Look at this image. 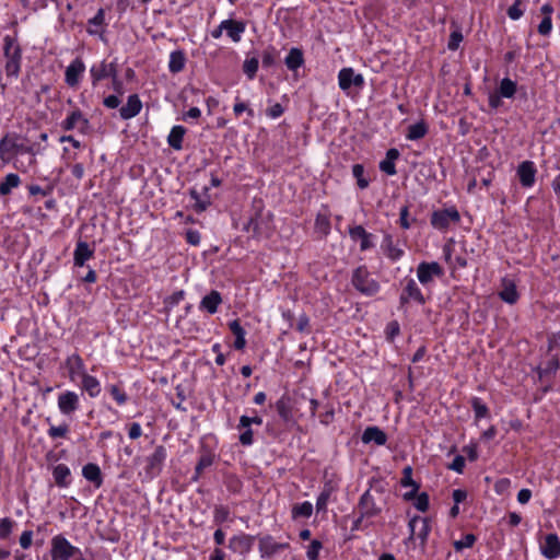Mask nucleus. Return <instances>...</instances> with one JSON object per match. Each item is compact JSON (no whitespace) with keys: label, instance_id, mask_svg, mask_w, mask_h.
<instances>
[{"label":"nucleus","instance_id":"7","mask_svg":"<svg viewBox=\"0 0 560 560\" xmlns=\"http://www.w3.org/2000/svg\"><path fill=\"white\" fill-rule=\"evenodd\" d=\"M443 275L444 270L436 261H422L417 267V277L423 285L431 283L435 277L440 278Z\"/></svg>","mask_w":560,"mask_h":560},{"label":"nucleus","instance_id":"46","mask_svg":"<svg viewBox=\"0 0 560 560\" xmlns=\"http://www.w3.org/2000/svg\"><path fill=\"white\" fill-rule=\"evenodd\" d=\"M15 522L10 517L0 518V539H8L12 534Z\"/></svg>","mask_w":560,"mask_h":560},{"label":"nucleus","instance_id":"37","mask_svg":"<svg viewBox=\"0 0 560 560\" xmlns=\"http://www.w3.org/2000/svg\"><path fill=\"white\" fill-rule=\"evenodd\" d=\"M382 247H383L385 254L387 255V257L392 260H397L404 255L402 249L398 248L394 244L393 236L389 234L384 236Z\"/></svg>","mask_w":560,"mask_h":560},{"label":"nucleus","instance_id":"17","mask_svg":"<svg viewBox=\"0 0 560 560\" xmlns=\"http://www.w3.org/2000/svg\"><path fill=\"white\" fill-rule=\"evenodd\" d=\"M536 168L532 161H524L517 167V176L523 187H532L535 183Z\"/></svg>","mask_w":560,"mask_h":560},{"label":"nucleus","instance_id":"4","mask_svg":"<svg viewBox=\"0 0 560 560\" xmlns=\"http://www.w3.org/2000/svg\"><path fill=\"white\" fill-rule=\"evenodd\" d=\"M430 523V518L417 515L413 516L408 524L410 529V536L408 537V540L418 538L420 540V547L422 550L425 548L428 536L431 532Z\"/></svg>","mask_w":560,"mask_h":560},{"label":"nucleus","instance_id":"48","mask_svg":"<svg viewBox=\"0 0 560 560\" xmlns=\"http://www.w3.org/2000/svg\"><path fill=\"white\" fill-rule=\"evenodd\" d=\"M107 390L119 406H122L127 402L128 396L126 392L121 389L119 386L110 385L107 387Z\"/></svg>","mask_w":560,"mask_h":560},{"label":"nucleus","instance_id":"52","mask_svg":"<svg viewBox=\"0 0 560 560\" xmlns=\"http://www.w3.org/2000/svg\"><path fill=\"white\" fill-rule=\"evenodd\" d=\"M276 62V50L273 47H268L262 52V67L269 68Z\"/></svg>","mask_w":560,"mask_h":560},{"label":"nucleus","instance_id":"11","mask_svg":"<svg viewBox=\"0 0 560 560\" xmlns=\"http://www.w3.org/2000/svg\"><path fill=\"white\" fill-rule=\"evenodd\" d=\"M258 549L261 558H272L282 550L289 548L287 542H277L270 535L259 537Z\"/></svg>","mask_w":560,"mask_h":560},{"label":"nucleus","instance_id":"31","mask_svg":"<svg viewBox=\"0 0 560 560\" xmlns=\"http://www.w3.org/2000/svg\"><path fill=\"white\" fill-rule=\"evenodd\" d=\"M560 369V361L557 354L551 355V358L546 362L544 368H537L539 380L542 381L549 376H555L558 370Z\"/></svg>","mask_w":560,"mask_h":560},{"label":"nucleus","instance_id":"39","mask_svg":"<svg viewBox=\"0 0 560 560\" xmlns=\"http://www.w3.org/2000/svg\"><path fill=\"white\" fill-rule=\"evenodd\" d=\"M428 133V126L424 121L410 125L408 127L406 138L408 140H419Z\"/></svg>","mask_w":560,"mask_h":560},{"label":"nucleus","instance_id":"56","mask_svg":"<svg viewBox=\"0 0 560 560\" xmlns=\"http://www.w3.org/2000/svg\"><path fill=\"white\" fill-rule=\"evenodd\" d=\"M322 549V542L319 540H313L307 548V558L310 560H318L319 550Z\"/></svg>","mask_w":560,"mask_h":560},{"label":"nucleus","instance_id":"30","mask_svg":"<svg viewBox=\"0 0 560 560\" xmlns=\"http://www.w3.org/2000/svg\"><path fill=\"white\" fill-rule=\"evenodd\" d=\"M82 475L86 480L93 482L96 488L102 486L103 478L98 465L94 463L84 465L82 468Z\"/></svg>","mask_w":560,"mask_h":560},{"label":"nucleus","instance_id":"35","mask_svg":"<svg viewBox=\"0 0 560 560\" xmlns=\"http://www.w3.org/2000/svg\"><path fill=\"white\" fill-rule=\"evenodd\" d=\"M55 482L58 487L65 488L70 483V469L65 464H58L52 470Z\"/></svg>","mask_w":560,"mask_h":560},{"label":"nucleus","instance_id":"27","mask_svg":"<svg viewBox=\"0 0 560 560\" xmlns=\"http://www.w3.org/2000/svg\"><path fill=\"white\" fill-rule=\"evenodd\" d=\"M349 235L353 241L360 240V249L366 250L373 247L372 242L370 241L372 234L368 233L362 225H355L349 229Z\"/></svg>","mask_w":560,"mask_h":560},{"label":"nucleus","instance_id":"25","mask_svg":"<svg viewBox=\"0 0 560 560\" xmlns=\"http://www.w3.org/2000/svg\"><path fill=\"white\" fill-rule=\"evenodd\" d=\"M221 303V293L217 290H211L209 294L202 298L199 307L200 310H205L210 314H214L218 312V307Z\"/></svg>","mask_w":560,"mask_h":560},{"label":"nucleus","instance_id":"3","mask_svg":"<svg viewBox=\"0 0 560 560\" xmlns=\"http://www.w3.org/2000/svg\"><path fill=\"white\" fill-rule=\"evenodd\" d=\"M351 282L358 291L368 296H373L380 291L378 282L370 277L365 266H360L353 271Z\"/></svg>","mask_w":560,"mask_h":560},{"label":"nucleus","instance_id":"58","mask_svg":"<svg viewBox=\"0 0 560 560\" xmlns=\"http://www.w3.org/2000/svg\"><path fill=\"white\" fill-rule=\"evenodd\" d=\"M522 0H516L513 5L508 9V15L512 20H518L524 11L521 9Z\"/></svg>","mask_w":560,"mask_h":560},{"label":"nucleus","instance_id":"55","mask_svg":"<svg viewBox=\"0 0 560 560\" xmlns=\"http://www.w3.org/2000/svg\"><path fill=\"white\" fill-rule=\"evenodd\" d=\"M229 515H230V512L226 506H223V505L215 506L213 518L217 524H222L223 522H225L229 518Z\"/></svg>","mask_w":560,"mask_h":560},{"label":"nucleus","instance_id":"2","mask_svg":"<svg viewBox=\"0 0 560 560\" xmlns=\"http://www.w3.org/2000/svg\"><path fill=\"white\" fill-rule=\"evenodd\" d=\"M166 457L167 450L165 446L158 445L154 447L153 453L144 458L143 471L145 480H153L162 472Z\"/></svg>","mask_w":560,"mask_h":560},{"label":"nucleus","instance_id":"20","mask_svg":"<svg viewBox=\"0 0 560 560\" xmlns=\"http://www.w3.org/2000/svg\"><path fill=\"white\" fill-rule=\"evenodd\" d=\"M142 108V103L137 94L128 96L127 104L119 109L122 119H130L137 116Z\"/></svg>","mask_w":560,"mask_h":560},{"label":"nucleus","instance_id":"54","mask_svg":"<svg viewBox=\"0 0 560 560\" xmlns=\"http://www.w3.org/2000/svg\"><path fill=\"white\" fill-rule=\"evenodd\" d=\"M261 423H262V419L258 416H255V417L242 416L240 418L237 429L247 428V427H250L252 424L260 425Z\"/></svg>","mask_w":560,"mask_h":560},{"label":"nucleus","instance_id":"61","mask_svg":"<svg viewBox=\"0 0 560 560\" xmlns=\"http://www.w3.org/2000/svg\"><path fill=\"white\" fill-rule=\"evenodd\" d=\"M315 226L324 234H327L330 229V222L325 215L318 214L315 220Z\"/></svg>","mask_w":560,"mask_h":560},{"label":"nucleus","instance_id":"60","mask_svg":"<svg viewBox=\"0 0 560 560\" xmlns=\"http://www.w3.org/2000/svg\"><path fill=\"white\" fill-rule=\"evenodd\" d=\"M552 28L551 16H544L538 25V33L542 36L549 35Z\"/></svg>","mask_w":560,"mask_h":560},{"label":"nucleus","instance_id":"53","mask_svg":"<svg viewBox=\"0 0 560 560\" xmlns=\"http://www.w3.org/2000/svg\"><path fill=\"white\" fill-rule=\"evenodd\" d=\"M400 485L402 487H411L413 488V485H419L412 479V468L411 466H406L402 469V478L400 480Z\"/></svg>","mask_w":560,"mask_h":560},{"label":"nucleus","instance_id":"41","mask_svg":"<svg viewBox=\"0 0 560 560\" xmlns=\"http://www.w3.org/2000/svg\"><path fill=\"white\" fill-rule=\"evenodd\" d=\"M21 180L19 175L16 174H8L3 182L0 183V194L2 196L9 195L13 188H16L20 185Z\"/></svg>","mask_w":560,"mask_h":560},{"label":"nucleus","instance_id":"28","mask_svg":"<svg viewBox=\"0 0 560 560\" xmlns=\"http://www.w3.org/2000/svg\"><path fill=\"white\" fill-rule=\"evenodd\" d=\"M400 153L397 149L392 148L386 152V158L380 162V170L385 174L393 176L397 173L395 161L399 158Z\"/></svg>","mask_w":560,"mask_h":560},{"label":"nucleus","instance_id":"23","mask_svg":"<svg viewBox=\"0 0 560 560\" xmlns=\"http://www.w3.org/2000/svg\"><path fill=\"white\" fill-rule=\"evenodd\" d=\"M245 23L236 20H224L221 22V28H225L228 36L234 42L241 40L242 34L245 32Z\"/></svg>","mask_w":560,"mask_h":560},{"label":"nucleus","instance_id":"8","mask_svg":"<svg viewBox=\"0 0 560 560\" xmlns=\"http://www.w3.org/2000/svg\"><path fill=\"white\" fill-rule=\"evenodd\" d=\"M411 300L420 305H423L427 302L417 282L413 279H407L399 296L400 307L407 305Z\"/></svg>","mask_w":560,"mask_h":560},{"label":"nucleus","instance_id":"59","mask_svg":"<svg viewBox=\"0 0 560 560\" xmlns=\"http://www.w3.org/2000/svg\"><path fill=\"white\" fill-rule=\"evenodd\" d=\"M243 432L241 433L240 435V443L244 446H248V445H252L253 442H254V439H253V430L250 429V427H247V428H243L241 429Z\"/></svg>","mask_w":560,"mask_h":560},{"label":"nucleus","instance_id":"21","mask_svg":"<svg viewBox=\"0 0 560 560\" xmlns=\"http://www.w3.org/2000/svg\"><path fill=\"white\" fill-rule=\"evenodd\" d=\"M94 256V249L86 242L79 241L73 253V262L77 267H83L86 260Z\"/></svg>","mask_w":560,"mask_h":560},{"label":"nucleus","instance_id":"26","mask_svg":"<svg viewBox=\"0 0 560 560\" xmlns=\"http://www.w3.org/2000/svg\"><path fill=\"white\" fill-rule=\"evenodd\" d=\"M65 366L68 369L69 376L73 381L75 375L83 376L85 374V368L83 360L81 357L77 353L70 355L67 358L65 362Z\"/></svg>","mask_w":560,"mask_h":560},{"label":"nucleus","instance_id":"57","mask_svg":"<svg viewBox=\"0 0 560 560\" xmlns=\"http://www.w3.org/2000/svg\"><path fill=\"white\" fill-rule=\"evenodd\" d=\"M415 506L417 510L421 512H425L429 509V495L425 492H422L416 497Z\"/></svg>","mask_w":560,"mask_h":560},{"label":"nucleus","instance_id":"1","mask_svg":"<svg viewBox=\"0 0 560 560\" xmlns=\"http://www.w3.org/2000/svg\"><path fill=\"white\" fill-rule=\"evenodd\" d=\"M3 55L7 59L4 67L7 75L18 77L21 70L22 49L15 37L4 36Z\"/></svg>","mask_w":560,"mask_h":560},{"label":"nucleus","instance_id":"9","mask_svg":"<svg viewBox=\"0 0 560 560\" xmlns=\"http://www.w3.org/2000/svg\"><path fill=\"white\" fill-rule=\"evenodd\" d=\"M85 72V65L80 57H77L66 69L65 82L68 86L77 89Z\"/></svg>","mask_w":560,"mask_h":560},{"label":"nucleus","instance_id":"18","mask_svg":"<svg viewBox=\"0 0 560 560\" xmlns=\"http://www.w3.org/2000/svg\"><path fill=\"white\" fill-rule=\"evenodd\" d=\"M541 553L548 559H556L560 556V539L556 534H548L540 546Z\"/></svg>","mask_w":560,"mask_h":560},{"label":"nucleus","instance_id":"14","mask_svg":"<svg viewBox=\"0 0 560 560\" xmlns=\"http://www.w3.org/2000/svg\"><path fill=\"white\" fill-rule=\"evenodd\" d=\"M61 127L66 131L78 128L81 132H85L90 127L89 119L85 118L80 109H75L61 122Z\"/></svg>","mask_w":560,"mask_h":560},{"label":"nucleus","instance_id":"19","mask_svg":"<svg viewBox=\"0 0 560 560\" xmlns=\"http://www.w3.org/2000/svg\"><path fill=\"white\" fill-rule=\"evenodd\" d=\"M338 489V483L332 479L326 480L324 482L323 489L317 498L316 510L317 512L326 511L328 501L334 492Z\"/></svg>","mask_w":560,"mask_h":560},{"label":"nucleus","instance_id":"62","mask_svg":"<svg viewBox=\"0 0 560 560\" xmlns=\"http://www.w3.org/2000/svg\"><path fill=\"white\" fill-rule=\"evenodd\" d=\"M186 242L192 246H197L200 243V233L196 230H187L185 233Z\"/></svg>","mask_w":560,"mask_h":560},{"label":"nucleus","instance_id":"29","mask_svg":"<svg viewBox=\"0 0 560 560\" xmlns=\"http://www.w3.org/2000/svg\"><path fill=\"white\" fill-rule=\"evenodd\" d=\"M81 388L92 398L97 397L101 393V384L98 380L88 373L81 377Z\"/></svg>","mask_w":560,"mask_h":560},{"label":"nucleus","instance_id":"38","mask_svg":"<svg viewBox=\"0 0 560 560\" xmlns=\"http://www.w3.org/2000/svg\"><path fill=\"white\" fill-rule=\"evenodd\" d=\"M275 408L280 416V418L284 422H289L292 420V408L290 405V399L287 397H281L279 400L276 401Z\"/></svg>","mask_w":560,"mask_h":560},{"label":"nucleus","instance_id":"12","mask_svg":"<svg viewBox=\"0 0 560 560\" xmlns=\"http://www.w3.org/2000/svg\"><path fill=\"white\" fill-rule=\"evenodd\" d=\"M80 398L75 392L66 390L58 396V408L65 416H70L79 409Z\"/></svg>","mask_w":560,"mask_h":560},{"label":"nucleus","instance_id":"40","mask_svg":"<svg viewBox=\"0 0 560 560\" xmlns=\"http://www.w3.org/2000/svg\"><path fill=\"white\" fill-rule=\"evenodd\" d=\"M497 91L503 97L512 98L517 91V84H516V82L512 81L510 78H503L501 80Z\"/></svg>","mask_w":560,"mask_h":560},{"label":"nucleus","instance_id":"5","mask_svg":"<svg viewBox=\"0 0 560 560\" xmlns=\"http://www.w3.org/2000/svg\"><path fill=\"white\" fill-rule=\"evenodd\" d=\"M460 214L455 207L433 211L430 223L434 229L446 230L451 223H458Z\"/></svg>","mask_w":560,"mask_h":560},{"label":"nucleus","instance_id":"44","mask_svg":"<svg viewBox=\"0 0 560 560\" xmlns=\"http://www.w3.org/2000/svg\"><path fill=\"white\" fill-rule=\"evenodd\" d=\"M259 67V60L257 57L247 58L243 63V71L249 80L256 77Z\"/></svg>","mask_w":560,"mask_h":560},{"label":"nucleus","instance_id":"42","mask_svg":"<svg viewBox=\"0 0 560 560\" xmlns=\"http://www.w3.org/2000/svg\"><path fill=\"white\" fill-rule=\"evenodd\" d=\"M313 513V505L311 502H303L300 504H295L292 509V517H305L308 518Z\"/></svg>","mask_w":560,"mask_h":560},{"label":"nucleus","instance_id":"64","mask_svg":"<svg viewBox=\"0 0 560 560\" xmlns=\"http://www.w3.org/2000/svg\"><path fill=\"white\" fill-rule=\"evenodd\" d=\"M448 468L458 474H462L465 468V458L462 455L455 456Z\"/></svg>","mask_w":560,"mask_h":560},{"label":"nucleus","instance_id":"13","mask_svg":"<svg viewBox=\"0 0 560 560\" xmlns=\"http://www.w3.org/2000/svg\"><path fill=\"white\" fill-rule=\"evenodd\" d=\"M358 511L361 517H374L381 513V508L376 505L375 499L370 490H366L360 498Z\"/></svg>","mask_w":560,"mask_h":560},{"label":"nucleus","instance_id":"10","mask_svg":"<svg viewBox=\"0 0 560 560\" xmlns=\"http://www.w3.org/2000/svg\"><path fill=\"white\" fill-rule=\"evenodd\" d=\"M338 83L342 91H348L351 86L362 89L365 82L363 75L357 74L352 68H342L338 73Z\"/></svg>","mask_w":560,"mask_h":560},{"label":"nucleus","instance_id":"49","mask_svg":"<svg viewBox=\"0 0 560 560\" xmlns=\"http://www.w3.org/2000/svg\"><path fill=\"white\" fill-rule=\"evenodd\" d=\"M476 540L477 538L474 534H466L460 540H455L453 546L456 551H462L464 548H471Z\"/></svg>","mask_w":560,"mask_h":560},{"label":"nucleus","instance_id":"33","mask_svg":"<svg viewBox=\"0 0 560 560\" xmlns=\"http://www.w3.org/2000/svg\"><path fill=\"white\" fill-rule=\"evenodd\" d=\"M284 63L289 70L295 71L304 63L303 51L300 48H291L284 59Z\"/></svg>","mask_w":560,"mask_h":560},{"label":"nucleus","instance_id":"47","mask_svg":"<svg viewBox=\"0 0 560 560\" xmlns=\"http://www.w3.org/2000/svg\"><path fill=\"white\" fill-rule=\"evenodd\" d=\"M352 175L361 189H365L369 186L370 183L369 179L364 177V167L362 164H354L352 166Z\"/></svg>","mask_w":560,"mask_h":560},{"label":"nucleus","instance_id":"16","mask_svg":"<svg viewBox=\"0 0 560 560\" xmlns=\"http://www.w3.org/2000/svg\"><path fill=\"white\" fill-rule=\"evenodd\" d=\"M92 84L96 85L100 81L105 78H113L118 73L117 66L115 62L107 63L105 60L98 66H93L90 70Z\"/></svg>","mask_w":560,"mask_h":560},{"label":"nucleus","instance_id":"34","mask_svg":"<svg viewBox=\"0 0 560 560\" xmlns=\"http://www.w3.org/2000/svg\"><path fill=\"white\" fill-rule=\"evenodd\" d=\"M186 56L182 50H175L171 52L168 69L172 73H179L184 70L186 65Z\"/></svg>","mask_w":560,"mask_h":560},{"label":"nucleus","instance_id":"36","mask_svg":"<svg viewBox=\"0 0 560 560\" xmlns=\"http://www.w3.org/2000/svg\"><path fill=\"white\" fill-rule=\"evenodd\" d=\"M186 133V129L183 126H174L167 137V143L175 150L183 148V139Z\"/></svg>","mask_w":560,"mask_h":560},{"label":"nucleus","instance_id":"6","mask_svg":"<svg viewBox=\"0 0 560 560\" xmlns=\"http://www.w3.org/2000/svg\"><path fill=\"white\" fill-rule=\"evenodd\" d=\"M77 553H80L79 548L72 546L62 535H57L51 539L52 560H69Z\"/></svg>","mask_w":560,"mask_h":560},{"label":"nucleus","instance_id":"32","mask_svg":"<svg viewBox=\"0 0 560 560\" xmlns=\"http://www.w3.org/2000/svg\"><path fill=\"white\" fill-rule=\"evenodd\" d=\"M18 144L14 138L5 135L0 141V159L3 162H9L11 154L16 150Z\"/></svg>","mask_w":560,"mask_h":560},{"label":"nucleus","instance_id":"50","mask_svg":"<svg viewBox=\"0 0 560 560\" xmlns=\"http://www.w3.org/2000/svg\"><path fill=\"white\" fill-rule=\"evenodd\" d=\"M463 42V34L460 30H455L451 33L447 47L450 50H457L459 44Z\"/></svg>","mask_w":560,"mask_h":560},{"label":"nucleus","instance_id":"15","mask_svg":"<svg viewBox=\"0 0 560 560\" xmlns=\"http://www.w3.org/2000/svg\"><path fill=\"white\" fill-rule=\"evenodd\" d=\"M255 539H256L255 536L247 535V534L233 536L229 540V548L233 552L244 556V555H247L252 550Z\"/></svg>","mask_w":560,"mask_h":560},{"label":"nucleus","instance_id":"22","mask_svg":"<svg viewBox=\"0 0 560 560\" xmlns=\"http://www.w3.org/2000/svg\"><path fill=\"white\" fill-rule=\"evenodd\" d=\"M501 285L502 290L499 292L500 299L505 303L515 304L520 299L515 282L511 279L503 278Z\"/></svg>","mask_w":560,"mask_h":560},{"label":"nucleus","instance_id":"63","mask_svg":"<svg viewBox=\"0 0 560 560\" xmlns=\"http://www.w3.org/2000/svg\"><path fill=\"white\" fill-rule=\"evenodd\" d=\"M399 331H400L399 324L396 320L388 323V325L386 327L387 339L393 341L394 338L399 334Z\"/></svg>","mask_w":560,"mask_h":560},{"label":"nucleus","instance_id":"45","mask_svg":"<svg viewBox=\"0 0 560 560\" xmlns=\"http://www.w3.org/2000/svg\"><path fill=\"white\" fill-rule=\"evenodd\" d=\"M213 464V455L212 454H203L200 456L196 467H195V477L194 480H197L202 471L210 467Z\"/></svg>","mask_w":560,"mask_h":560},{"label":"nucleus","instance_id":"51","mask_svg":"<svg viewBox=\"0 0 560 560\" xmlns=\"http://www.w3.org/2000/svg\"><path fill=\"white\" fill-rule=\"evenodd\" d=\"M69 432V425L68 424H61L58 427L51 425L48 430V435L51 439H58V438H66Z\"/></svg>","mask_w":560,"mask_h":560},{"label":"nucleus","instance_id":"24","mask_svg":"<svg viewBox=\"0 0 560 560\" xmlns=\"http://www.w3.org/2000/svg\"><path fill=\"white\" fill-rule=\"evenodd\" d=\"M361 440L365 444L373 442L376 445L382 446L386 444L387 435L378 427H368L364 430Z\"/></svg>","mask_w":560,"mask_h":560},{"label":"nucleus","instance_id":"43","mask_svg":"<svg viewBox=\"0 0 560 560\" xmlns=\"http://www.w3.org/2000/svg\"><path fill=\"white\" fill-rule=\"evenodd\" d=\"M470 404L474 409L476 420L487 418L490 416L489 408L487 407L486 404L481 401L480 398L474 397Z\"/></svg>","mask_w":560,"mask_h":560}]
</instances>
